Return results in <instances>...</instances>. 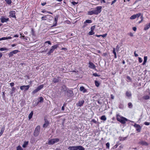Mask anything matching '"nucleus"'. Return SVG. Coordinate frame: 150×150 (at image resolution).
Here are the masks:
<instances>
[{
	"label": "nucleus",
	"instance_id": "nucleus-44",
	"mask_svg": "<svg viewBox=\"0 0 150 150\" xmlns=\"http://www.w3.org/2000/svg\"><path fill=\"white\" fill-rule=\"evenodd\" d=\"M5 1L6 3L8 4H11L12 3L11 0H5Z\"/></svg>",
	"mask_w": 150,
	"mask_h": 150
},
{
	"label": "nucleus",
	"instance_id": "nucleus-14",
	"mask_svg": "<svg viewBox=\"0 0 150 150\" xmlns=\"http://www.w3.org/2000/svg\"><path fill=\"white\" fill-rule=\"evenodd\" d=\"M89 66L88 67L91 69H95L96 68L95 65L92 62H89Z\"/></svg>",
	"mask_w": 150,
	"mask_h": 150
},
{
	"label": "nucleus",
	"instance_id": "nucleus-39",
	"mask_svg": "<svg viewBox=\"0 0 150 150\" xmlns=\"http://www.w3.org/2000/svg\"><path fill=\"white\" fill-rule=\"evenodd\" d=\"M13 54H17L18 52H20V51L18 50H15L12 51Z\"/></svg>",
	"mask_w": 150,
	"mask_h": 150
},
{
	"label": "nucleus",
	"instance_id": "nucleus-45",
	"mask_svg": "<svg viewBox=\"0 0 150 150\" xmlns=\"http://www.w3.org/2000/svg\"><path fill=\"white\" fill-rule=\"evenodd\" d=\"M16 150H23V149L20 145H19L16 147Z\"/></svg>",
	"mask_w": 150,
	"mask_h": 150
},
{
	"label": "nucleus",
	"instance_id": "nucleus-55",
	"mask_svg": "<svg viewBox=\"0 0 150 150\" xmlns=\"http://www.w3.org/2000/svg\"><path fill=\"white\" fill-rule=\"evenodd\" d=\"M118 146V144H116L113 147V149H115L117 148Z\"/></svg>",
	"mask_w": 150,
	"mask_h": 150
},
{
	"label": "nucleus",
	"instance_id": "nucleus-12",
	"mask_svg": "<svg viewBox=\"0 0 150 150\" xmlns=\"http://www.w3.org/2000/svg\"><path fill=\"white\" fill-rule=\"evenodd\" d=\"M59 18V16L57 15L54 18V23L53 25L52 26H55L57 25V21Z\"/></svg>",
	"mask_w": 150,
	"mask_h": 150
},
{
	"label": "nucleus",
	"instance_id": "nucleus-59",
	"mask_svg": "<svg viewBox=\"0 0 150 150\" xmlns=\"http://www.w3.org/2000/svg\"><path fill=\"white\" fill-rule=\"evenodd\" d=\"M102 55L103 56H106L107 55H108V54L106 52L104 53Z\"/></svg>",
	"mask_w": 150,
	"mask_h": 150
},
{
	"label": "nucleus",
	"instance_id": "nucleus-51",
	"mask_svg": "<svg viewBox=\"0 0 150 150\" xmlns=\"http://www.w3.org/2000/svg\"><path fill=\"white\" fill-rule=\"evenodd\" d=\"M141 145L142 144L145 145H148V144L146 142H144L143 141H141Z\"/></svg>",
	"mask_w": 150,
	"mask_h": 150
},
{
	"label": "nucleus",
	"instance_id": "nucleus-4",
	"mask_svg": "<svg viewBox=\"0 0 150 150\" xmlns=\"http://www.w3.org/2000/svg\"><path fill=\"white\" fill-rule=\"evenodd\" d=\"M59 45L57 44L51 47V48L47 53L48 55H50L51 53L53 52L55 49H56L58 47Z\"/></svg>",
	"mask_w": 150,
	"mask_h": 150
},
{
	"label": "nucleus",
	"instance_id": "nucleus-41",
	"mask_svg": "<svg viewBox=\"0 0 150 150\" xmlns=\"http://www.w3.org/2000/svg\"><path fill=\"white\" fill-rule=\"evenodd\" d=\"M16 90V88L14 87H13L11 88V94H12Z\"/></svg>",
	"mask_w": 150,
	"mask_h": 150
},
{
	"label": "nucleus",
	"instance_id": "nucleus-5",
	"mask_svg": "<svg viewBox=\"0 0 150 150\" xmlns=\"http://www.w3.org/2000/svg\"><path fill=\"white\" fill-rule=\"evenodd\" d=\"M44 86V84H42L38 86L36 89L34 90L32 92V94H34L39 91Z\"/></svg>",
	"mask_w": 150,
	"mask_h": 150
},
{
	"label": "nucleus",
	"instance_id": "nucleus-40",
	"mask_svg": "<svg viewBox=\"0 0 150 150\" xmlns=\"http://www.w3.org/2000/svg\"><path fill=\"white\" fill-rule=\"evenodd\" d=\"M2 39L3 40H8V39H11L12 38L11 37H3Z\"/></svg>",
	"mask_w": 150,
	"mask_h": 150
},
{
	"label": "nucleus",
	"instance_id": "nucleus-20",
	"mask_svg": "<svg viewBox=\"0 0 150 150\" xmlns=\"http://www.w3.org/2000/svg\"><path fill=\"white\" fill-rule=\"evenodd\" d=\"M80 90L81 91H82L83 93H85L86 92V90L84 88L83 86H81L80 87Z\"/></svg>",
	"mask_w": 150,
	"mask_h": 150
},
{
	"label": "nucleus",
	"instance_id": "nucleus-3",
	"mask_svg": "<svg viewBox=\"0 0 150 150\" xmlns=\"http://www.w3.org/2000/svg\"><path fill=\"white\" fill-rule=\"evenodd\" d=\"M40 128V126L39 125L38 126L36 127L33 133V135L35 137H37L39 134Z\"/></svg>",
	"mask_w": 150,
	"mask_h": 150
},
{
	"label": "nucleus",
	"instance_id": "nucleus-16",
	"mask_svg": "<svg viewBox=\"0 0 150 150\" xmlns=\"http://www.w3.org/2000/svg\"><path fill=\"white\" fill-rule=\"evenodd\" d=\"M92 22V21L91 20H86L84 22V25H83V27H85L86 25H87V24H86V23H91Z\"/></svg>",
	"mask_w": 150,
	"mask_h": 150
},
{
	"label": "nucleus",
	"instance_id": "nucleus-35",
	"mask_svg": "<svg viewBox=\"0 0 150 150\" xmlns=\"http://www.w3.org/2000/svg\"><path fill=\"white\" fill-rule=\"evenodd\" d=\"M95 83L96 86L97 87H98L100 85V83L97 81H95Z\"/></svg>",
	"mask_w": 150,
	"mask_h": 150
},
{
	"label": "nucleus",
	"instance_id": "nucleus-24",
	"mask_svg": "<svg viewBox=\"0 0 150 150\" xmlns=\"http://www.w3.org/2000/svg\"><path fill=\"white\" fill-rule=\"evenodd\" d=\"M150 27V23L146 24L145 26L144 30H148Z\"/></svg>",
	"mask_w": 150,
	"mask_h": 150
},
{
	"label": "nucleus",
	"instance_id": "nucleus-58",
	"mask_svg": "<svg viewBox=\"0 0 150 150\" xmlns=\"http://www.w3.org/2000/svg\"><path fill=\"white\" fill-rule=\"evenodd\" d=\"M144 124L146 125H149L150 124V123L148 122H144Z\"/></svg>",
	"mask_w": 150,
	"mask_h": 150
},
{
	"label": "nucleus",
	"instance_id": "nucleus-46",
	"mask_svg": "<svg viewBox=\"0 0 150 150\" xmlns=\"http://www.w3.org/2000/svg\"><path fill=\"white\" fill-rule=\"evenodd\" d=\"M13 54L12 52V51H11L8 54V57H12L13 56Z\"/></svg>",
	"mask_w": 150,
	"mask_h": 150
},
{
	"label": "nucleus",
	"instance_id": "nucleus-7",
	"mask_svg": "<svg viewBox=\"0 0 150 150\" xmlns=\"http://www.w3.org/2000/svg\"><path fill=\"white\" fill-rule=\"evenodd\" d=\"M102 7L101 6H98L96 8V10H94L96 15L98 14L101 11Z\"/></svg>",
	"mask_w": 150,
	"mask_h": 150
},
{
	"label": "nucleus",
	"instance_id": "nucleus-37",
	"mask_svg": "<svg viewBox=\"0 0 150 150\" xmlns=\"http://www.w3.org/2000/svg\"><path fill=\"white\" fill-rule=\"evenodd\" d=\"M149 96L148 95L144 96L143 98L144 100H148L149 98Z\"/></svg>",
	"mask_w": 150,
	"mask_h": 150
},
{
	"label": "nucleus",
	"instance_id": "nucleus-19",
	"mask_svg": "<svg viewBox=\"0 0 150 150\" xmlns=\"http://www.w3.org/2000/svg\"><path fill=\"white\" fill-rule=\"evenodd\" d=\"M88 14L90 15H92L93 14L96 15L94 10L88 11Z\"/></svg>",
	"mask_w": 150,
	"mask_h": 150
},
{
	"label": "nucleus",
	"instance_id": "nucleus-43",
	"mask_svg": "<svg viewBox=\"0 0 150 150\" xmlns=\"http://www.w3.org/2000/svg\"><path fill=\"white\" fill-rule=\"evenodd\" d=\"M94 34L95 33L94 31L91 30V31L88 33V34L89 35H92Z\"/></svg>",
	"mask_w": 150,
	"mask_h": 150
},
{
	"label": "nucleus",
	"instance_id": "nucleus-62",
	"mask_svg": "<svg viewBox=\"0 0 150 150\" xmlns=\"http://www.w3.org/2000/svg\"><path fill=\"white\" fill-rule=\"evenodd\" d=\"M92 121L95 123H96L97 122L96 121L95 119H92Z\"/></svg>",
	"mask_w": 150,
	"mask_h": 150
},
{
	"label": "nucleus",
	"instance_id": "nucleus-36",
	"mask_svg": "<svg viewBox=\"0 0 150 150\" xmlns=\"http://www.w3.org/2000/svg\"><path fill=\"white\" fill-rule=\"evenodd\" d=\"M127 82H129L131 81H132L131 79V78L129 76H127Z\"/></svg>",
	"mask_w": 150,
	"mask_h": 150
},
{
	"label": "nucleus",
	"instance_id": "nucleus-29",
	"mask_svg": "<svg viewBox=\"0 0 150 150\" xmlns=\"http://www.w3.org/2000/svg\"><path fill=\"white\" fill-rule=\"evenodd\" d=\"M85 150V148L81 146H77V150Z\"/></svg>",
	"mask_w": 150,
	"mask_h": 150
},
{
	"label": "nucleus",
	"instance_id": "nucleus-57",
	"mask_svg": "<svg viewBox=\"0 0 150 150\" xmlns=\"http://www.w3.org/2000/svg\"><path fill=\"white\" fill-rule=\"evenodd\" d=\"M93 75L95 76H100L98 75L97 73H94L93 74Z\"/></svg>",
	"mask_w": 150,
	"mask_h": 150
},
{
	"label": "nucleus",
	"instance_id": "nucleus-8",
	"mask_svg": "<svg viewBox=\"0 0 150 150\" xmlns=\"http://www.w3.org/2000/svg\"><path fill=\"white\" fill-rule=\"evenodd\" d=\"M84 103V100H79L78 103L76 104V105L77 107H81L83 106Z\"/></svg>",
	"mask_w": 150,
	"mask_h": 150
},
{
	"label": "nucleus",
	"instance_id": "nucleus-61",
	"mask_svg": "<svg viewBox=\"0 0 150 150\" xmlns=\"http://www.w3.org/2000/svg\"><path fill=\"white\" fill-rule=\"evenodd\" d=\"M10 85L11 86H14V83H13V82H12L11 83H10Z\"/></svg>",
	"mask_w": 150,
	"mask_h": 150
},
{
	"label": "nucleus",
	"instance_id": "nucleus-53",
	"mask_svg": "<svg viewBox=\"0 0 150 150\" xmlns=\"http://www.w3.org/2000/svg\"><path fill=\"white\" fill-rule=\"evenodd\" d=\"M112 52L113 54H114V55H116V52L115 49L114 48H113Z\"/></svg>",
	"mask_w": 150,
	"mask_h": 150
},
{
	"label": "nucleus",
	"instance_id": "nucleus-42",
	"mask_svg": "<svg viewBox=\"0 0 150 150\" xmlns=\"http://www.w3.org/2000/svg\"><path fill=\"white\" fill-rule=\"evenodd\" d=\"M8 49L6 47H3L0 48V51H3L4 50H8Z\"/></svg>",
	"mask_w": 150,
	"mask_h": 150
},
{
	"label": "nucleus",
	"instance_id": "nucleus-47",
	"mask_svg": "<svg viewBox=\"0 0 150 150\" xmlns=\"http://www.w3.org/2000/svg\"><path fill=\"white\" fill-rule=\"evenodd\" d=\"M96 28V25H94L92 26L91 28V30L94 31Z\"/></svg>",
	"mask_w": 150,
	"mask_h": 150
},
{
	"label": "nucleus",
	"instance_id": "nucleus-26",
	"mask_svg": "<svg viewBox=\"0 0 150 150\" xmlns=\"http://www.w3.org/2000/svg\"><path fill=\"white\" fill-rule=\"evenodd\" d=\"M125 94L126 96L128 97H131L132 96V94L131 92L128 91H127L126 92Z\"/></svg>",
	"mask_w": 150,
	"mask_h": 150
},
{
	"label": "nucleus",
	"instance_id": "nucleus-6",
	"mask_svg": "<svg viewBox=\"0 0 150 150\" xmlns=\"http://www.w3.org/2000/svg\"><path fill=\"white\" fill-rule=\"evenodd\" d=\"M1 22L2 23H4L5 22H7L9 20V19L8 18H6L5 16H2L0 18Z\"/></svg>",
	"mask_w": 150,
	"mask_h": 150
},
{
	"label": "nucleus",
	"instance_id": "nucleus-2",
	"mask_svg": "<svg viewBox=\"0 0 150 150\" xmlns=\"http://www.w3.org/2000/svg\"><path fill=\"white\" fill-rule=\"evenodd\" d=\"M59 141V139L58 138L52 139L49 140L48 144L49 145H52L58 142Z\"/></svg>",
	"mask_w": 150,
	"mask_h": 150
},
{
	"label": "nucleus",
	"instance_id": "nucleus-33",
	"mask_svg": "<svg viewBox=\"0 0 150 150\" xmlns=\"http://www.w3.org/2000/svg\"><path fill=\"white\" fill-rule=\"evenodd\" d=\"M33 115V111H31V112L30 113L28 116V118L29 120L32 117Z\"/></svg>",
	"mask_w": 150,
	"mask_h": 150
},
{
	"label": "nucleus",
	"instance_id": "nucleus-27",
	"mask_svg": "<svg viewBox=\"0 0 150 150\" xmlns=\"http://www.w3.org/2000/svg\"><path fill=\"white\" fill-rule=\"evenodd\" d=\"M40 1L41 2V5L42 6L45 5L47 4L45 0H40Z\"/></svg>",
	"mask_w": 150,
	"mask_h": 150
},
{
	"label": "nucleus",
	"instance_id": "nucleus-18",
	"mask_svg": "<svg viewBox=\"0 0 150 150\" xmlns=\"http://www.w3.org/2000/svg\"><path fill=\"white\" fill-rule=\"evenodd\" d=\"M67 88L65 85H63L61 87V90L62 92H65L67 91Z\"/></svg>",
	"mask_w": 150,
	"mask_h": 150
},
{
	"label": "nucleus",
	"instance_id": "nucleus-25",
	"mask_svg": "<svg viewBox=\"0 0 150 150\" xmlns=\"http://www.w3.org/2000/svg\"><path fill=\"white\" fill-rule=\"evenodd\" d=\"M67 92L68 93H69L70 95V96L71 95L72 96L73 94V92L72 90H70L68 89L67 91Z\"/></svg>",
	"mask_w": 150,
	"mask_h": 150
},
{
	"label": "nucleus",
	"instance_id": "nucleus-21",
	"mask_svg": "<svg viewBox=\"0 0 150 150\" xmlns=\"http://www.w3.org/2000/svg\"><path fill=\"white\" fill-rule=\"evenodd\" d=\"M31 33L33 36H34L35 35V30L33 28H31Z\"/></svg>",
	"mask_w": 150,
	"mask_h": 150
},
{
	"label": "nucleus",
	"instance_id": "nucleus-34",
	"mask_svg": "<svg viewBox=\"0 0 150 150\" xmlns=\"http://www.w3.org/2000/svg\"><path fill=\"white\" fill-rule=\"evenodd\" d=\"M100 119L101 120L103 121H105L107 119L106 117L104 115H103L101 116Z\"/></svg>",
	"mask_w": 150,
	"mask_h": 150
},
{
	"label": "nucleus",
	"instance_id": "nucleus-56",
	"mask_svg": "<svg viewBox=\"0 0 150 150\" xmlns=\"http://www.w3.org/2000/svg\"><path fill=\"white\" fill-rule=\"evenodd\" d=\"M107 35V33H106L103 35H101V36L103 38H104Z\"/></svg>",
	"mask_w": 150,
	"mask_h": 150
},
{
	"label": "nucleus",
	"instance_id": "nucleus-22",
	"mask_svg": "<svg viewBox=\"0 0 150 150\" xmlns=\"http://www.w3.org/2000/svg\"><path fill=\"white\" fill-rule=\"evenodd\" d=\"M59 77H58V79L56 78H54L53 80V82L54 83H57L59 81Z\"/></svg>",
	"mask_w": 150,
	"mask_h": 150
},
{
	"label": "nucleus",
	"instance_id": "nucleus-60",
	"mask_svg": "<svg viewBox=\"0 0 150 150\" xmlns=\"http://www.w3.org/2000/svg\"><path fill=\"white\" fill-rule=\"evenodd\" d=\"M117 1V0H114L113 1H112L111 2V5H112L113 4L115 3Z\"/></svg>",
	"mask_w": 150,
	"mask_h": 150
},
{
	"label": "nucleus",
	"instance_id": "nucleus-54",
	"mask_svg": "<svg viewBox=\"0 0 150 150\" xmlns=\"http://www.w3.org/2000/svg\"><path fill=\"white\" fill-rule=\"evenodd\" d=\"M71 3L74 5H75L78 4V2H76L74 1H73L71 2Z\"/></svg>",
	"mask_w": 150,
	"mask_h": 150
},
{
	"label": "nucleus",
	"instance_id": "nucleus-13",
	"mask_svg": "<svg viewBox=\"0 0 150 150\" xmlns=\"http://www.w3.org/2000/svg\"><path fill=\"white\" fill-rule=\"evenodd\" d=\"M134 127L136 128V131L137 132H139L140 131L141 127L139 125L135 124L134 125Z\"/></svg>",
	"mask_w": 150,
	"mask_h": 150
},
{
	"label": "nucleus",
	"instance_id": "nucleus-49",
	"mask_svg": "<svg viewBox=\"0 0 150 150\" xmlns=\"http://www.w3.org/2000/svg\"><path fill=\"white\" fill-rule=\"evenodd\" d=\"M106 148L107 149H109L110 143L109 142L107 143L106 144Z\"/></svg>",
	"mask_w": 150,
	"mask_h": 150
},
{
	"label": "nucleus",
	"instance_id": "nucleus-10",
	"mask_svg": "<svg viewBox=\"0 0 150 150\" xmlns=\"http://www.w3.org/2000/svg\"><path fill=\"white\" fill-rule=\"evenodd\" d=\"M10 16V17L16 18V12L15 11H11L9 12Z\"/></svg>",
	"mask_w": 150,
	"mask_h": 150
},
{
	"label": "nucleus",
	"instance_id": "nucleus-52",
	"mask_svg": "<svg viewBox=\"0 0 150 150\" xmlns=\"http://www.w3.org/2000/svg\"><path fill=\"white\" fill-rule=\"evenodd\" d=\"M128 106L129 108H131L132 106V103L130 102L128 103Z\"/></svg>",
	"mask_w": 150,
	"mask_h": 150
},
{
	"label": "nucleus",
	"instance_id": "nucleus-15",
	"mask_svg": "<svg viewBox=\"0 0 150 150\" xmlns=\"http://www.w3.org/2000/svg\"><path fill=\"white\" fill-rule=\"evenodd\" d=\"M45 122L43 125L44 128L47 127L49 124V122L47 120L45 119Z\"/></svg>",
	"mask_w": 150,
	"mask_h": 150
},
{
	"label": "nucleus",
	"instance_id": "nucleus-23",
	"mask_svg": "<svg viewBox=\"0 0 150 150\" xmlns=\"http://www.w3.org/2000/svg\"><path fill=\"white\" fill-rule=\"evenodd\" d=\"M39 100H38V103H42L43 102L44 99L42 97H40L39 98Z\"/></svg>",
	"mask_w": 150,
	"mask_h": 150
},
{
	"label": "nucleus",
	"instance_id": "nucleus-64",
	"mask_svg": "<svg viewBox=\"0 0 150 150\" xmlns=\"http://www.w3.org/2000/svg\"><path fill=\"white\" fill-rule=\"evenodd\" d=\"M133 30L134 31H136L137 30V28L136 27H134L132 28Z\"/></svg>",
	"mask_w": 150,
	"mask_h": 150
},
{
	"label": "nucleus",
	"instance_id": "nucleus-48",
	"mask_svg": "<svg viewBox=\"0 0 150 150\" xmlns=\"http://www.w3.org/2000/svg\"><path fill=\"white\" fill-rule=\"evenodd\" d=\"M47 17L46 16H42L41 17V20L42 21L45 20H46Z\"/></svg>",
	"mask_w": 150,
	"mask_h": 150
},
{
	"label": "nucleus",
	"instance_id": "nucleus-28",
	"mask_svg": "<svg viewBox=\"0 0 150 150\" xmlns=\"http://www.w3.org/2000/svg\"><path fill=\"white\" fill-rule=\"evenodd\" d=\"M127 137H120L119 138V139L120 141H123L127 139Z\"/></svg>",
	"mask_w": 150,
	"mask_h": 150
},
{
	"label": "nucleus",
	"instance_id": "nucleus-11",
	"mask_svg": "<svg viewBox=\"0 0 150 150\" xmlns=\"http://www.w3.org/2000/svg\"><path fill=\"white\" fill-rule=\"evenodd\" d=\"M30 87L29 85L22 86H20V88L21 90H24L25 91L28 90Z\"/></svg>",
	"mask_w": 150,
	"mask_h": 150
},
{
	"label": "nucleus",
	"instance_id": "nucleus-9",
	"mask_svg": "<svg viewBox=\"0 0 150 150\" xmlns=\"http://www.w3.org/2000/svg\"><path fill=\"white\" fill-rule=\"evenodd\" d=\"M141 16V13H139L138 14H134L132 16H131L130 18V19H135L136 18H139Z\"/></svg>",
	"mask_w": 150,
	"mask_h": 150
},
{
	"label": "nucleus",
	"instance_id": "nucleus-63",
	"mask_svg": "<svg viewBox=\"0 0 150 150\" xmlns=\"http://www.w3.org/2000/svg\"><path fill=\"white\" fill-rule=\"evenodd\" d=\"M111 98L112 99H114V96L112 94H111L110 95Z\"/></svg>",
	"mask_w": 150,
	"mask_h": 150
},
{
	"label": "nucleus",
	"instance_id": "nucleus-50",
	"mask_svg": "<svg viewBox=\"0 0 150 150\" xmlns=\"http://www.w3.org/2000/svg\"><path fill=\"white\" fill-rule=\"evenodd\" d=\"M47 12V13H49V14H53V13H51V12H50V11H41V12H42V13H45V12Z\"/></svg>",
	"mask_w": 150,
	"mask_h": 150
},
{
	"label": "nucleus",
	"instance_id": "nucleus-31",
	"mask_svg": "<svg viewBox=\"0 0 150 150\" xmlns=\"http://www.w3.org/2000/svg\"><path fill=\"white\" fill-rule=\"evenodd\" d=\"M4 130L5 127L4 126V127H2L1 129V131L0 132V137H1V136L2 135V134H3L4 131Z\"/></svg>",
	"mask_w": 150,
	"mask_h": 150
},
{
	"label": "nucleus",
	"instance_id": "nucleus-32",
	"mask_svg": "<svg viewBox=\"0 0 150 150\" xmlns=\"http://www.w3.org/2000/svg\"><path fill=\"white\" fill-rule=\"evenodd\" d=\"M147 56H144V62H143V63L142 64V65H144V64H146V61L147 60Z\"/></svg>",
	"mask_w": 150,
	"mask_h": 150
},
{
	"label": "nucleus",
	"instance_id": "nucleus-17",
	"mask_svg": "<svg viewBox=\"0 0 150 150\" xmlns=\"http://www.w3.org/2000/svg\"><path fill=\"white\" fill-rule=\"evenodd\" d=\"M68 149L69 150H77V146H69Z\"/></svg>",
	"mask_w": 150,
	"mask_h": 150
},
{
	"label": "nucleus",
	"instance_id": "nucleus-38",
	"mask_svg": "<svg viewBox=\"0 0 150 150\" xmlns=\"http://www.w3.org/2000/svg\"><path fill=\"white\" fill-rule=\"evenodd\" d=\"M48 44L49 45H51V42L50 41H46L44 42V45L45 46L47 45V44Z\"/></svg>",
	"mask_w": 150,
	"mask_h": 150
},
{
	"label": "nucleus",
	"instance_id": "nucleus-1",
	"mask_svg": "<svg viewBox=\"0 0 150 150\" xmlns=\"http://www.w3.org/2000/svg\"><path fill=\"white\" fill-rule=\"evenodd\" d=\"M116 117L117 121L121 123L122 124H125L126 122L128 121L127 119L121 116L118 114L116 115Z\"/></svg>",
	"mask_w": 150,
	"mask_h": 150
},
{
	"label": "nucleus",
	"instance_id": "nucleus-30",
	"mask_svg": "<svg viewBox=\"0 0 150 150\" xmlns=\"http://www.w3.org/2000/svg\"><path fill=\"white\" fill-rule=\"evenodd\" d=\"M28 144V141H25L24 142L23 144L22 145V146L23 148H25Z\"/></svg>",
	"mask_w": 150,
	"mask_h": 150
}]
</instances>
